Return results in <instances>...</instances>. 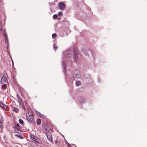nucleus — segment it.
<instances>
[{
	"mask_svg": "<svg viewBox=\"0 0 147 147\" xmlns=\"http://www.w3.org/2000/svg\"><path fill=\"white\" fill-rule=\"evenodd\" d=\"M27 120L30 123L32 122L33 119V115L32 114L30 115L29 113L26 114Z\"/></svg>",
	"mask_w": 147,
	"mask_h": 147,
	"instance_id": "f257e3e1",
	"label": "nucleus"
},
{
	"mask_svg": "<svg viewBox=\"0 0 147 147\" xmlns=\"http://www.w3.org/2000/svg\"><path fill=\"white\" fill-rule=\"evenodd\" d=\"M30 138L32 140L35 141L37 142H39L40 140L36 138L34 136L31 135L30 136Z\"/></svg>",
	"mask_w": 147,
	"mask_h": 147,
	"instance_id": "f03ea898",
	"label": "nucleus"
},
{
	"mask_svg": "<svg viewBox=\"0 0 147 147\" xmlns=\"http://www.w3.org/2000/svg\"><path fill=\"white\" fill-rule=\"evenodd\" d=\"M59 6L60 9L63 10L65 7V5L62 2H60Z\"/></svg>",
	"mask_w": 147,
	"mask_h": 147,
	"instance_id": "7ed1b4c3",
	"label": "nucleus"
},
{
	"mask_svg": "<svg viewBox=\"0 0 147 147\" xmlns=\"http://www.w3.org/2000/svg\"><path fill=\"white\" fill-rule=\"evenodd\" d=\"M46 136L48 140L49 141L51 142L52 141V138L51 136V134L50 132H48L46 134Z\"/></svg>",
	"mask_w": 147,
	"mask_h": 147,
	"instance_id": "20e7f679",
	"label": "nucleus"
},
{
	"mask_svg": "<svg viewBox=\"0 0 147 147\" xmlns=\"http://www.w3.org/2000/svg\"><path fill=\"white\" fill-rule=\"evenodd\" d=\"M18 102L19 103H20V105L22 106V108H24V103L21 99V98H20L18 97Z\"/></svg>",
	"mask_w": 147,
	"mask_h": 147,
	"instance_id": "39448f33",
	"label": "nucleus"
},
{
	"mask_svg": "<svg viewBox=\"0 0 147 147\" xmlns=\"http://www.w3.org/2000/svg\"><path fill=\"white\" fill-rule=\"evenodd\" d=\"M36 112L37 113L38 115L40 118H43V119H46V116L44 115L43 114H41L40 112H39L36 111Z\"/></svg>",
	"mask_w": 147,
	"mask_h": 147,
	"instance_id": "423d86ee",
	"label": "nucleus"
},
{
	"mask_svg": "<svg viewBox=\"0 0 147 147\" xmlns=\"http://www.w3.org/2000/svg\"><path fill=\"white\" fill-rule=\"evenodd\" d=\"M7 80V78L6 76L5 75L3 76L1 79V82L2 84L4 83Z\"/></svg>",
	"mask_w": 147,
	"mask_h": 147,
	"instance_id": "0eeeda50",
	"label": "nucleus"
},
{
	"mask_svg": "<svg viewBox=\"0 0 147 147\" xmlns=\"http://www.w3.org/2000/svg\"><path fill=\"white\" fill-rule=\"evenodd\" d=\"M3 35L4 38L5 39V42L8 43L9 42L8 39L6 32H3Z\"/></svg>",
	"mask_w": 147,
	"mask_h": 147,
	"instance_id": "6e6552de",
	"label": "nucleus"
},
{
	"mask_svg": "<svg viewBox=\"0 0 147 147\" xmlns=\"http://www.w3.org/2000/svg\"><path fill=\"white\" fill-rule=\"evenodd\" d=\"M74 53L75 60H76L78 58V53L77 50L75 49L74 50Z\"/></svg>",
	"mask_w": 147,
	"mask_h": 147,
	"instance_id": "1a4fd4ad",
	"label": "nucleus"
},
{
	"mask_svg": "<svg viewBox=\"0 0 147 147\" xmlns=\"http://www.w3.org/2000/svg\"><path fill=\"white\" fill-rule=\"evenodd\" d=\"M20 127H16V126L14 127V129H15V131L17 132H19L20 131Z\"/></svg>",
	"mask_w": 147,
	"mask_h": 147,
	"instance_id": "9d476101",
	"label": "nucleus"
},
{
	"mask_svg": "<svg viewBox=\"0 0 147 147\" xmlns=\"http://www.w3.org/2000/svg\"><path fill=\"white\" fill-rule=\"evenodd\" d=\"M0 107L1 108H3L4 109H5V107L4 106V105L2 102H0Z\"/></svg>",
	"mask_w": 147,
	"mask_h": 147,
	"instance_id": "9b49d317",
	"label": "nucleus"
},
{
	"mask_svg": "<svg viewBox=\"0 0 147 147\" xmlns=\"http://www.w3.org/2000/svg\"><path fill=\"white\" fill-rule=\"evenodd\" d=\"M36 123L38 125H39L41 123V120L40 119H38L36 120Z\"/></svg>",
	"mask_w": 147,
	"mask_h": 147,
	"instance_id": "f8f14e48",
	"label": "nucleus"
},
{
	"mask_svg": "<svg viewBox=\"0 0 147 147\" xmlns=\"http://www.w3.org/2000/svg\"><path fill=\"white\" fill-rule=\"evenodd\" d=\"M13 111L16 113H17L19 111V109L18 108L15 107L13 108Z\"/></svg>",
	"mask_w": 147,
	"mask_h": 147,
	"instance_id": "ddd939ff",
	"label": "nucleus"
},
{
	"mask_svg": "<svg viewBox=\"0 0 147 147\" xmlns=\"http://www.w3.org/2000/svg\"><path fill=\"white\" fill-rule=\"evenodd\" d=\"M19 122L20 124L22 125L24 123L23 120L21 119H19Z\"/></svg>",
	"mask_w": 147,
	"mask_h": 147,
	"instance_id": "4468645a",
	"label": "nucleus"
},
{
	"mask_svg": "<svg viewBox=\"0 0 147 147\" xmlns=\"http://www.w3.org/2000/svg\"><path fill=\"white\" fill-rule=\"evenodd\" d=\"M64 54H65L64 56L65 57V55H66V56L67 57H69L70 56L69 53H68V52L67 51L65 52V53Z\"/></svg>",
	"mask_w": 147,
	"mask_h": 147,
	"instance_id": "2eb2a0df",
	"label": "nucleus"
},
{
	"mask_svg": "<svg viewBox=\"0 0 147 147\" xmlns=\"http://www.w3.org/2000/svg\"><path fill=\"white\" fill-rule=\"evenodd\" d=\"M76 72H75V76H74V77L76 78H79L80 77V74H79V73H77V74H78V75H76Z\"/></svg>",
	"mask_w": 147,
	"mask_h": 147,
	"instance_id": "dca6fc26",
	"label": "nucleus"
},
{
	"mask_svg": "<svg viewBox=\"0 0 147 147\" xmlns=\"http://www.w3.org/2000/svg\"><path fill=\"white\" fill-rule=\"evenodd\" d=\"M63 67L64 69L66 67V65L65 64V63L64 62H63Z\"/></svg>",
	"mask_w": 147,
	"mask_h": 147,
	"instance_id": "f3484780",
	"label": "nucleus"
},
{
	"mask_svg": "<svg viewBox=\"0 0 147 147\" xmlns=\"http://www.w3.org/2000/svg\"><path fill=\"white\" fill-rule=\"evenodd\" d=\"M53 18L54 19H56L57 18V16L56 14L54 15L53 16Z\"/></svg>",
	"mask_w": 147,
	"mask_h": 147,
	"instance_id": "a211bd4d",
	"label": "nucleus"
},
{
	"mask_svg": "<svg viewBox=\"0 0 147 147\" xmlns=\"http://www.w3.org/2000/svg\"><path fill=\"white\" fill-rule=\"evenodd\" d=\"M7 86V85L6 84H4L3 85L2 88L3 89H4Z\"/></svg>",
	"mask_w": 147,
	"mask_h": 147,
	"instance_id": "6ab92c4d",
	"label": "nucleus"
},
{
	"mask_svg": "<svg viewBox=\"0 0 147 147\" xmlns=\"http://www.w3.org/2000/svg\"><path fill=\"white\" fill-rule=\"evenodd\" d=\"M52 37L53 38H55L56 37V34H53L52 35Z\"/></svg>",
	"mask_w": 147,
	"mask_h": 147,
	"instance_id": "aec40b11",
	"label": "nucleus"
},
{
	"mask_svg": "<svg viewBox=\"0 0 147 147\" xmlns=\"http://www.w3.org/2000/svg\"><path fill=\"white\" fill-rule=\"evenodd\" d=\"M53 48L55 50H56L57 49V47L55 45V44H53Z\"/></svg>",
	"mask_w": 147,
	"mask_h": 147,
	"instance_id": "412c9836",
	"label": "nucleus"
},
{
	"mask_svg": "<svg viewBox=\"0 0 147 147\" xmlns=\"http://www.w3.org/2000/svg\"><path fill=\"white\" fill-rule=\"evenodd\" d=\"M81 82L79 81H77L76 82V84L77 86H79Z\"/></svg>",
	"mask_w": 147,
	"mask_h": 147,
	"instance_id": "4be33fe9",
	"label": "nucleus"
},
{
	"mask_svg": "<svg viewBox=\"0 0 147 147\" xmlns=\"http://www.w3.org/2000/svg\"><path fill=\"white\" fill-rule=\"evenodd\" d=\"M81 100L80 101L81 103H82L84 101V100L82 98H81Z\"/></svg>",
	"mask_w": 147,
	"mask_h": 147,
	"instance_id": "5701e85b",
	"label": "nucleus"
},
{
	"mask_svg": "<svg viewBox=\"0 0 147 147\" xmlns=\"http://www.w3.org/2000/svg\"><path fill=\"white\" fill-rule=\"evenodd\" d=\"M58 14L59 16H61L62 15V12H59L58 13Z\"/></svg>",
	"mask_w": 147,
	"mask_h": 147,
	"instance_id": "b1692460",
	"label": "nucleus"
},
{
	"mask_svg": "<svg viewBox=\"0 0 147 147\" xmlns=\"http://www.w3.org/2000/svg\"><path fill=\"white\" fill-rule=\"evenodd\" d=\"M15 126H16V127H20L19 126V123H18L16 124V125Z\"/></svg>",
	"mask_w": 147,
	"mask_h": 147,
	"instance_id": "393cba45",
	"label": "nucleus"
},
{
	"mask_svg": "<svg viewBox=\"0 0 147 147\" xmlns=\"http://www.w3.org/2000/svg\"><path fill=\"white\" fill-rule=\"evenodd\" d=\"M66 143H67V146L68 147H69V146H70V144L67 142L66 141Z\"/></svg>",
	"mask_w": 147,
	"mask_h": 147,
	"instance_id": "a878e982",
	"label": "nucleus"
},
{
	"mask_svg": "<svg viewBox=\"0 0 147 147\" xmlns=\"http://www.w3.org/2000/svg\"><path fill=\"white\" fill-rule=\"evenodd\" d=\"M98 82H100L101 81L100 79H99V78H98Z\"/></svg>",
	"mask_w": 147,
	"mask_h": 147,
	"instance_id": "bb28decb",
	"label": "nucleus"
},
{
	"mask_svg": "<svg viewBox=\"0 0 147 147\" xmlns=\"http://www.w3.org/2000/svg\"><path fill=\"white\" fill-rule=\"evenodd\" d=\"M66 59V57H65L64 58H63V60L64 61V60H65Z\"/></svg>",
	"mask_w": 147,
	"mask_h": 147,
	"instance_id": "cd10ccee",
	"label": "nucleus"
},
{
	"mask_svg": "<svg viewBox=\"0 0 147 147\" xmlns=\"http://www.w3.org/2000/svg\"><path fill=\"white\" fill-rule=\"evenodd\" d=\"M18 137H20V136L18 135H16Z\"/></svg>",
	"mask_w": 147,
	"mask_h": 147,
	"instance_id": "c85d7f7f",
	"label": "nucleus"
},
{
	"mask_svg": "<svg viewBox=\"0 0 147 147\" xmlns=\"http://www.w3.org/2000/svg\"><path fill=\"white\" fill-rule=\"evenodd\" d=\"M20 138H23V137H22V136H20Z\"/></svg>",
	"mask_w": 147,
	"mask_h": 147,
	"instance_id": "c756f323",
	"label": "nucleus"
},
{
	"mask_svg": "<svg viewBox=\"0 0 147 147\" xmlns=\"http://www.w3.org/2000/svg\"><path fill=\"white\" fill-rule=\"evenodd\" d=\"M0 127H1V128H3V127H2V126L1 125V126H0Z\"/></svg>",
	"mask_w": 147,
	"mask_h": 147,
	"instance_id": "7c9ffc66",
	"label": "nucleus"
}]
</instances>
